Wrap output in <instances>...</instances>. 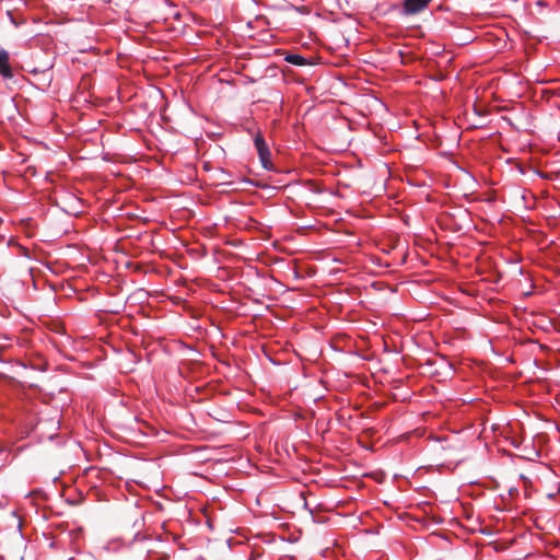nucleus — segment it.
Segmentation results:
<instances>
[{
	"label": "nucleus",
	"instance_id": "7",
	"mask_svg": "<svg viewBox=\"0 0 560 560\" xmlns=\"http://www.w3.org/2000/svg\"><path fill=\"white\" fill-rule=\"evenodd\" d=\"M203 170L210 171V161H205L203 162Z\"/></svg>",
	"mask_w": 560,
	"mask_h": 560
},
{
	"label": "nucleus",
	"instance_id": "5",
	"mask_svg": "<svg viewBox=\"0 0 560 560\" xmlns=\"http://www.w3.org/2000/svg\"><path fill=\"white\" fill-rule=\"evenodd\" d=\"M10 340V337L8 336H0V351L4 350L8 347V341Z\"/></svg>",
	"mask_w": 560,
	"mask_h": 560
},
{
	"label": "nucleus",
	"instance_id": "10",
	"mask_svg": "<svg viewBox=\"0 0 560 560\" xmlns=\"http://www.w3.org/2000/svg\"><path fill=\"white\" fill-rule=\"evenodd\" d=\"M32 72H33V73H38V72H40V71H39V70H37V69H33V70H32Z\"/></svg>",
	"mask_w": 560,
	"mask_h": 560
},
{
	"label": "nucleus",
	"instance_id": "8",
	"mask_svg": "<svg viewBox=\"0 0 560 560\" xmlns=\"http://www.w3.org/2000/svg\"><path fill=\"white\" fill-rule=\"evenodd\" d=\"M211 460H212V462H218V463H219V462H221V459H220V458H217L213 454H212Z\"/></svg>",
	"mask_w": 560,
	"mask_h": 560
},
{
	"label": "nucleus",
	"instance_id": "6",
	"mask_svg": "<svg viewBox=\"0 0 560 560\" xmlns=\"http://www.w3.org/2000/svg\"><path fill=\"white\" fill-rule=\"evenodd\" d=\"M205 524L210 527V515H208L207 513H205Z\"/></svg>",
	"mask_w": 560,
	"mask_h": 560
},
{
	"label": "nucleus",
	"instance_id": "1",
	"mask_svg": "<svg viewBox=\"0 0 560 560\" xmlns=\"http://www.w3.org/2000/svg\"><path fill=\"white\" fill-rule=\"evenodd\" d=\"M254 144L257 150L262 167L267 171L272 170L271 152L264 137L260 133H257L254 137Z\"/></svg>",
	"mask_w": 560,
	"mask_h": 560
},
{
	"label": "nucleus",
	"instance_id": "3",
	"mask_svg": "<svg viewBox=\"0 0 560 560\" xmlns=\"http://www.w3.org/2000/svg\"><path fill=\"white\" fill-rule=\"evenodd\" d=\"M0 75L4 80H10L14 77L12 67L10 65V55L2 47H0Z\"/></svg>",
	"mask_w": 560,
	"mask_h": 560
},
{
	"label": "nucleus",
	"instance_id": "4",
	"mask_svg": "<svg viewBox=\"0 0 560 560\" xmlns=\"http://www.w3.org/2000/svg\"><path fill=\"white\" fill-rule=\"evenodd\" d=\"M285 60L294 66H304L306 65V60L303 56L301 55H288L285 57Z\"/></svg>",
	"mask_w": 560,
	"mask_h": 560
},
{
	"label": "nucleus",
	"instance_id": "9",
	"mask_svg": "<svg viewBox=\"0 0 560 560\" xmlns=\"http://www.w3.org/2000/svg\"><path fill=\"white\" fill-rule=\"evenodd\" d=\"M173 16H174V19H177V20H178V19H179V16H180V14H179V12H174V13H173Z\"/></svg>",
	"mask_w": 560,
	"mask_h": 560
},
{
	"label": "nucleus",
	"instance_id": "2",
	"mask_svg": "<svg viewBox=\"0 0 560 560\" xmlns=\"http://www.w3.org/2000/svg\"><path fill=\"white\" fill-rule=\"evenodd\" d=\"M432 0H404L400 13L410 16L424 11Z\"/></svg>",
	"mask_w": 560,
	"mask_h": 560
}]
</instances>
